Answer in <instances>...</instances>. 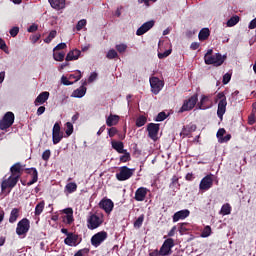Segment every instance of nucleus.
<instances>
[{"instance_id": "obj_1", "label": "nucleus", "mask_w": 256, "mask_h": 256, "mask_svg": "<svg viewBox=\"0 0 256 256\" xmlns=\"http://www.w3.org/2000/svg\"><path fill=\"white\" fill-rule=\"evenodd\" d=\"M204 62L206 65L221 67V65L225 63V56L221 55V53L213 54V49H209L204 55Z\"/></svg>"}, {"instance_id": "obj_2", "label": "nucleus", "mask_w": 256, "mask_h": 256, "mask_svg": "<svg viewBox=\"0 0 256 256\" xmlns=\"http://www.w3.org/2000/svg\"><path fill=\"white\" fill-rule=\"evenodd\" d=\"M105 221L103 214H90L87 217L86 223L87 228L90 231H94V229H99L103 225V222Z\"/></svg>"}, {"instance_id": "obj_3", "label": "nucleus", "mask_w": 256, "mask_h": 256, "mask_svg": "<svg viewBox=\"0 0 256 256\" xmlns=\"http://www.w3.org/2000/svg\"><path fill=\"white\" fill-rule=\"evenodd\" d=\"M218 102V109H217V116L219 119L223 120V116L225 115L227 111V97L225 96V93L220 92L216 95L215 102Z\"/></svg>"}, {"instance_id": "obj_4", "label": "nucleus", "mask_w": 256, "mask_h": 256, "mask_svg": "<svg viewBox=\"0 0 256 256\" xmlns=\"http://www.w3.org/2000/svg\"><path fill=\"white\" fill-rule=\"evenodd\" d=\"M29 229H31V222L29 219L23 218L17 224L16 234L18 237H25L29 233Z\"/></svg>"}, {"instance_id": "obj_5", "label": "nucleus", "mask_w": 256, "mask_h": 256, "mask_svg": "<svg viewBox=\"0 0 256 256\" xmlns=\"http://www.w3.org/2000/svg\"><path fill=\"white\" fill-rule=\"evenodd\" d=\"M135 174V168H129L127 166H122L119 168V172L116 173V179L118 181H127L131 179Z\"/></svg>"}, {"instance_id": "obj_6", "label": "nucleus", "mask_w": 256, "mask_h": 256, "mask_svg": "<svg viewBox=\"0 0 256 256\" xmlns=\"http://www.w3.org/2000/svg\"><path fill=\"white\" fill-rule=\"evenodd\" d=\"M17 183H19V178L16 176H12V174L8 178H4L1 183V191L5 193L8 189V193H11V189H13Z\"/></svg>"}, {"instance_id": "obj_7", "label": "nucleus", "mask_w": 256, "mask_h": 256, "mask_svg": "<svg viewBox=\"0 0 256 256\" xmlns=\"http://www.w3.org/2000/svg\"><path fill=\"white\" fill-rule=\"evenodd\" d=\"M15 123V114L13 112H6L0 120L1 131H6Z\"/></svg>"}, {"instance_id": "obj_8", "label": "nucleus", "mask_w": 256, "mask_h": 256, "mask_svg": "<svg viewBox=\"0 0 256 256\" xmlns=\"http://www.w3.org/2000/svg\"><path fill=\"white\" fill-rule=\"evenodd\" d=\"M173 247H175V240L173 238H167L160 247L159 254L161 256H169L173 253Z\"/></svg>"}, {"instance_id": "obj_9", "label": "nucleus", "mask_w": 256, "mask_h": 256, "mask_svg": "<svg viewBox=\"0 0 256 256\" xmlns=\"http://www.w3.org/2000/svg\"><path fill=\"white\" fill-rule=\"evenodd\" d=\"M150 87L154 95H159L163 87H165V82L157 77H152L150 78Z\"/></svg>"}, {"instance_id": "obj_10", "label": "nucleus", "mask_w": 256, "mask_h": 256, "mask_svg": "<svg viewBox=\"0 0 256 256\" xmlns=\"http://www.w3.org/2000/svg\"><path fill=\"white\" fill-rule=\"evenodd\" d=\"M108 234L105 231H100L96 234H94L91 238V245L93 247H99L102 243L105 242V240L107 239Z\"/></svg>"}, {"instance_id": "obj_11", "label": "nucleus", "mask_w": 256, "mask_h": 256, "mask_svg": "<svg viewBox=\"0 0 256 256\" xmlns=\"http://www.w3.org/2000/svg\"><path fill=\"white\" fill-rule=\"evenodd\" d=\"M197 107L203 111H205V109H211L213 107V99L211 98V95H202Z\"/></svg>"}, {"instance_id": "obj_12", "label": "nucleus", "mask_w": 256, "mask_h": 256, "mask_svg": "<svg viewBox=\"0 0 256 256\" xmlns=\"http://www.w3.org/2000/svg\"><path fill=\"white\" fill-rule=\"evenodd\" d=\"M213 177V174H208L204 178H202L199 184L200 191H209V189L213 187Z\"/></svg>"}, {"instance_id": "obj_13", "label": "nucleus", "mask_w": 256, "mask_h": 256, "mask_svg": "<svg viewBox=\"0 0 256 256\" xmlns=\"http://www.w3.org/2000/svg\"><path fill=\"white\" fill-rule=\"evenodd\" d=\"M198 100L199 99L197 98V95L190 97L188 100H186L183 103L182 107L179 110V113H185V111H191V109H193L195 105H197Z\"/></svg>"}, {"instance_id": "obj_14", "label": "nucleus", "mask_w": 256, "mask_h": 256, "mask_svg": "<svg viewBox=\"0 0 256 256\" xmlns=\"http://www.w3.org/2000/svg\"><path fill=\"white\" fill-rule=\"evenodd\" d=\"M64 243L68 247H77V245L81 243V238H79V235L72 232L68 234V236H66V238L64 239Z\"/></svg>"}, {"instance_id": "obj_15", "label": "nucleus", "mask_w": 256, "mask_h": 256, "mask_svg": "<svg viewBox=\"0 0 256 256\" xmlns=\"http://www.w3.org/2000/svg\"><path fill=\"white\" fill-rule=\"evenodd\" d=\"M61 139H63V133H61V126L59 123H55L52 130V141L54 145L57 143H61Z\"/></svg>"}, {"instance_id": "obj_16", "label": "nucleus", "mask_w": 256, "mask_h": 256, "mask_svg": "<svg viewBox=\"0 0 256 256\" xmlns=\"http://www.w3.org/2000/svg\"><path fill=\"white\" fill-rule=\"evenodd\" d=\"M100 209H103L107 215H110L111 211H113V207H115V204L113 203V200L109 198H103L99 202Z\"/></svg>"}, {"instance_id": "obj_17", "label": "nucleus", "mask_w": 256, "mask_h": 256, "mask_svg": "<svg viewBox=\"0 0 256 256\" xmlns=\"http://www.w3.org/2000/svg\"><path fill=\"white\" fill-rule=\"evenodd\" d=\"M148 136L152 141H157V135H159V124L150 123L147 126Z\"/></svg>"}, {"instance_id": "obj_18", "label": "nucleus", "mask_w": 256, "mask_h": 256, "mask_svg": "<svg viewBox=\"0 0 256 256\" xmlns=\"http://www.w3.org/2000/svg\"><path fill=\"white\" fill-rule=\"evenodd\" d=\"M155 25V21L150 20L144 24L141 25V27H139L136 31V35L141 36V35H145V33H147V31H150L151 29H153Z\"/></svg>"}, {"instance_id": "obj_19", "label": "nucleus", "mask_w": 256, "mask_h": 256, "mask_svg": "<svg viewBox=\"0 0 256 256\" xmlns=\"http://www.w3.org/2000/svg\"><path fill=\"white\" fill-rule=\"evenodd\" d=\"M10 173L13 177L21 179V175H23V165H21L19 162L15 163L11 166Z\"/></svg>"}, {"instance_id": "obj_20", "label": "nucleus", "mask_w": 256, "mask_h": 256, "mask_svg": "<svg viewBox=\"0 0 256 256\" xmlns=\"http://www.w3.org/2000/svg\"><path fill=\"white\" fill-rule=\"evenodd\" d=\"M191 215V212L188 209L180 210L174 213L172 220L173 223H177V221H183V219H187Z\"/></svg>"}, {"instance_id": "obj_21", "label": "nucleus", "mask_w": 256, "mask_h": 256, "mask_svg": "<svg viewBox=\"0 0 256 256\" xmlns=\"http://www.w3.org/2000/svg\"><path fill=\"white\" fill-rule=\"evenodd\" d=\"M147 193H149V189L145 187L138 188L134 196L135 201H145V197H147Z\"/></svg>"}, {"instance_id": "obj_22", "label": "nucleus", "mask_w": 256, "mask_h": 256, "mask_svg": "<svg viewBox=\"0 0 256 256\" xmlns=\"http://www.w3.org/2000/svg\"><path fill=\"white\" fill-rule=\"evenodd\" d=\"M27 173H29V175H32V179L27 182L28 187H30V185L37 183V180L39 179V174L36 168H28Z\"/></svg>"}, {"instance_id": "obj_23", "label": "nucleus", "mask_w": 256, "mask_h": 256, "mask_svg": "<svg viewBox=\"0 0 256 256\" xmlns=\"http://www.w3.org/2000/svg\"><path fill=\"white\" fill-rule=\"evenodd\" d=\"M51 7L56 9V11H61V9H65V0H48Z\"/></svg>"}, {"instance_id": "obj_24", "label": "nucleus", "mask_w": 256, "mask_h": 256, "mask_svg": "<svg viewBox=\"0 0 256 256\" xmlns=\"http://www.w3.org/2000/svg\"><path fill=\"white\" fill-rule=\"evenodd\" d=\"M79 57H81V51L79 49H74L66 55V61H77Z\"/></svg>"}, {"instance_id": "obj_25", "label": "nucleus", "mask_w": 256, "mask_h": 256, "mask_svg": "<svg viewBox=\"0 0 256 256\" xmlns=\"http://www.w3.org/2000/svg\"><path fill=\"white\" fill-rule=\"evenodd\" d=\"M119 119H120L119 115L110 114L106 119L107 127H114L119 123Z\"/></svg>"}, {"instance_id": "obj_26", "label": "nucleus", "mask_w": 256, "mask_h": 256, "mask_svg": "<svg viewBox=\"0 0 256 256\" xmlns=\"http://www.w3.org/2000/svg\"><path fill=\"white\" fill-rule=\"evenodd\" d=\"M87 93V88L84 86H81L73 91L71 97H74L76 99H81L82 97H85V94Z\"/></svg>"}, {"instance_id": "obj_27", "label": "nucleus", "mask_w": 256, "mask_h": 256, "mask_svg": "<svg viewBox=\"0 0 256 256\" xmlns=\"http://www.w3.org/2000/svg\"><path fill=\"white\" fill-rule=\"evenodd\" d=\"M49 99V92L45 91L40 93L36 100H35V105H43L47 100Z\"/></svg>"}, {"instance_id": "obj_28", "label": "nucleus", "mask_w": 256, "mask_h": 256, "mask_svg": "<svg viewBox=\"0 0 256 256\" xmlns=\"http://www.w3.org/2000/svg\"><path fill=\"white\" fill-rule=\"evenodd\" d=\"M112 148L115 149V151H117V153H125V145L123 144V142L121 141H112L111 142Z\"/></svg>"}, {"instance_id": "obj_29", "label": "nucleus", "mask_w": 256, "mask_h": 256, "mask_svg": "<svg viewBox=\"0 0 256 256\" xmlns=\"http://www.w3.org/2000/svg\"><path fill=\"white\" fill-rule=\"evenodd\" d=\"M210 31L209 28H203L198 34L199 41H207L209 39Z\"/></svg>"}, {"instance_id": "obj_30", "label": "nucleus", "mask_w": 256, "mask_h": 256, "mask_svg": "<svg viewBox=\"0 0 256 256\" xmlns=\"http://www.w3.org/2000/svg\"><path fill=\"white\" fill-rule=\"evenodd\" d=\"M19 219V210L17 208H13L10 213L9 223H15Z\"/></svg>"}, {"instance_id": "obj_31", "label": "nucleus", "mask_w": 256, "mask_h": 256, "mask_svg": "<svg viewBox=\"0 0 256 256\" xmlns=\"http://www.w3.org/2000/svg\"><path fill=\"white\" fill-rule=\"evenodd\" d=\"M75 191H77V183L75 182H70L68 184H66L65 186V193H75Z\"/></svg>"}, {"instance_id": "obj_32", "label": "nucleus", "mask_w": 256, "mask_h": 256, "mask_svg": "<svg viewBox=\"0 0 256 256\" xmlns=\"http://www.w3.org/2000/svg\"><path fill=\"white\" fill-rule=\"evenodd\" d=\"M220 215H223V216L231 215V204L229 203L223 204L220 210Z\"/></svg>"}, {"instance_id": "obj_33", "label": "nucleus", "mask_w": 256, "mask_h": 256, "mask_svg": "<svg viewBox=\"0 0 256 256\" xmlns=\"http://www.w3.org/2000/svg\"><path fill=\"white\" fill-rule=\"evenodd\" d=\"M43 209H45V201L39 202L35 207V215L39 216L43 213Z\"/></svg>"}, {"instance_id": "obj_34", "label": "nucleus", "mask_w": 256, "mask_h": 256, "mask_svg": "<svg viewBox=\"0 0 256 256\" xmlns=\"http://www.w3.org/2000/svg\"><path fill=\"white\" fill-rule=\"evenodd\" d=\"M211 226H205L204 229L202 230L200 237L203 239H206L207 237H211L212 234Z\"/></svg>"}, {"instance_id": "obj_35", "label": "nucleus", "mask_w": 256, "mask_h": 256, "mask_svg": "<svg viewBox=\"0 0 256 256\" xmlns=\"http://www.w3.org/2000/svg\"><path fill=\"white\" fill-rule=\"evenodd\" d=\"M147 123V117L145 115H140L136 119V127H143Z\"/></svg>"}, {"instance_id": "obj_36", "label": "nucleus", "mask_w": 256, "mask_h": 256, "mask_svg": "<svg viewBox=\"0 0 256 256\" xmlns=\"http://www.w3.org/2000/svg\"><path fill=\"white\" fill-rule=\"evenodd\" d=\"M53 59H54V61H59V62L64 61V59H65V52H57V50L54 51Z\"/></svg>"}, {"instance_id": "obj_37", "label": "nucleus", "mask_w": 256, "mask_h": 256, "mask_svg": "<svg viewBox=\"0 0 256 256\" xmlns=\"http://www.w3.org/2000/svg\"><path fill=\"white\" fill-rule=\"evenodd\" d=\"M239 23V16H232L226 23L227 27H235Z\"/></svg>"}, {"instance_id": "obj_38", "label": "nucleus", "mask_w": 256, "mask_h": 256, "mask_svg": "<svg viewBox=\"0 0 256 256\" xmlns=\"http://www.w3.org/2000/svg\"><path fill=\"white\" fill-rule=\"evenodd\" d=\"M143 221H145V215L142 214L134 222V227L136 229H139L141 227V225H143Z\"/></svg>"}, {"instance_id": "obj_39", "label": "nucleus", "mask_w": 256, "mask_h": 256, "mask_svg": "<svg viewBox=\"0 0 256 256\" xmlns=\"http://www.w3.org/2000/svg\"><path fill=\"white\" fill-rule=\"evenodd\" d=\"M124 155L120 156L121 163H127V161H131V154L129 152L124 151Z\"/></svg>"}, {"instance_id": "obj_40", "label": "nucleus", "mask_w": 256, "mask_h": 256, "mask_svg": "<svg viewBox=\"0 0 256 256\" xmlns=\"http://www.w3.org/2000/svg\"><path fill=\"white\" fill-rule=\"evenodd\" d=\"M55 37H57V31L52 30L48 37L44 39V43H51V41H53V39H55Z\"/></svg>"}, {"instance_id": "obj_41", "label": "nucleus", "mask_w": 256, "mask_h": 256, "mask_svg": "<svg viewBox=\"0 0 256 256\" xmlns=\"http://www.w3.org/2000/svg\"><path fill=\"white\" fill-rule=\"evenodd\" d=\"M81 77H82V74L80 70H76L75 74L69 75V79H75L74 83H77V81H79Z\"/></svg>"}, {"instance_id": "obj_42", "label": "nucleus", "mask_w": 256, "mask_h": 256, "mask_svg": "<svg viewBox=\"0 0 256 256\" xmlns=\"http://www.w3.org/2000/svg\"><path fill=\"white\" fill-rule=\"evenodd\" d=\"M0 49L4 51L7 55H9V47H7V43H5V40L0 38Z\"/></svg>"}, {"instance_id": "obj_43", "label": "nucleus", "mask_w": 256, "mask_h": 256, "mask_svg": "<svg viewBox=\"0 0 256 256\" xmlns=\"http://www.w3.org/2000/svg\"><path fill=\"white\" fill-rule=\"evenodd\" d=\"M66 135L67 137H71V135H73V124L71 122L66 123Z\"/></svg>"}, {"instance_id": "obj_44", "label": "nucleus", "mask_w": 256, "mask_h": 256, "mask_svg": "<svg viewBox=\"0 0 256 256\" xmlns=\"http://www.w3.org/2000/svg\"><path fill=\"white\" fill-rule=\"evenodd\" d=\"M107 59H115L118 57L117 51L115 49H110L106 54Z\"/></svg>"}, {"instance_id": "obj_45", "label": "nucleus", "mask_w": 256, "mask_h": 256, "mask_svg": "<svg viewBox=\"0 0 256 256\" xmlns=\"http://www.w3.org/2000/svg\"><path fill=\"white\" fill-rule=\"evenodd\" d=\"M86 25H87V20L82 19L78 21V23L76 24V30L81 31V29H83V27H86Z\"/></svg>"}, {"instance_id": "obj_46", "label": "nucleus", "mask_w": 256, "mask_h": 256, "mask_svg": "<svg viewBox=\"0 0 256 256\" xmlns=\"http://www.w3.org/2000/svg\"><path fill=\"white\" fill-rule=\"evenodd\" d=\"M116 51H118V53H125V51H127V44H118L116 45Z\"/></svg>"}, {"instance_id": "obj_47", "label": "nucleus", "mask_w": 256, "mask_h": 256, "mask_svg": "<svg viewBox=\"0 0 256 256\" xmlns=\"http://www.w3.org/2000/svg\"><path fill=\"white\" fill-rule=\"evenodd\" d=\"M165 119H167V114L165 112H160L156 117V121L158 122L165 121Z\"/></svg>"}, {"instance_id": "obj_48", "label": "nucleus", "mask_w": 256, "mask_h": 256, "mask_svg": "<svg viewBox=\"0 0 256 256\" xmlns=\"http://www.w3.org/2000/svg\"><path fill=\"white\" fill-rule=\"evenodd\" d=\"M117 133H119V131L115 127H111L110 129H108V136L109 137H114V136L117 135Z\"/></svg>"}, {"instance_id": "obj_49", "label": "nucleus", "mask_w": 256, "mask_h": 256, "mask_svg": "<svg viewBox=\"0 0 256 256\" xmlns=\"http://www.w3.org/2000/svg\"><path fill=\"white\" fill-rule=\"evenodd\" d=\"M225 133H226L225 128H220L217 131L216 137H217L218 141H221V138L223 137V135H225Z\"/></svg>"}, {"instance_id": "obj_50", "label": "nucleus", "mask_w": 256, "mask_h": 256, "mask_svg": "<svg viewBox=\"0 0 256 256\" xmlns=\"http://www.w3.org/2000/svg\"><path fill=\"white\" fill-rule=\"evenodd\" d=\"M50 157H51V150H45L42 154L43 161H49Z\"/></svg>"}, {"instance_id": "obj_51", "label": "nucleus", "mask_w": 256, "mask_h": 256, "mask_svg": "<svg viewBox=\"0 0 256 256\" xmlns=\"http://www.w3.org/2000/svg\"><path fill=\"white\" fill-rule=\"evenodd\" d=\"M170 53H171V49L166 50L163 53H158V59H165L166 57H169Z\"/></svg>"}, {"instance_id": "obj_52", "label": "nucleus", "mask_w": 256, "mask_h": 256, "mask_svg": "<svg viewBox=\"0 0 256 256\" xmlns=\"http://www.w3.org/2000/svg\"><path fill=\"white\" fill-rule=\"evenodd\" d=\"M229 81H231V73L224 74L222 83L224 85H227V83H229Z\"/></svg>"}, {"instance_id": "obj_53", "label": "nucleus", "mask_w": 256, "mask_h": 256, "mask_svg": "<svg viewBox=\"0 0 256 256\" xmlns=\"http://www.w3.org/2000/svg\"><path fill=\"white\" fill-rule=\"evenodd\" d=\"M9 33L11 37H17V35H19V27H13L10 29Z\"/></svg>"}, {"instance_id": "obj_54", "label": "nucleus", "mask_w": 256, "mask_h": 256, "mask_svg": "<svg viewBox=\"0 0 256 256\" xmlns=\"http://www.w3.org/2000/svg\"><path fill=\"white\" fill-rule=\"evenodd\" d=\"M74 221L73 214L72 215H66L64 217V223H67V225H71V223Z\"/></svg>"}, {"instance_id": "obj_55", "label": "nucleus", "mask_w": 256, "mask_h": 256, "mask_svg": "<svg viewBox=\"0 0 256 256\" xmlns=\"http://www.w3.org/2000/svg\"><path fill=\"white\" fill-rule=\"evenodd\" d=\"M228 141H231V134H227L226 136H223L218 143H228Z\"/></svg>"}, {"instance_id": "obj_56", "label": "nucleus", "mask_w": 256, "mask_h": 256, "mask_svg": "<svg viewBox=\"0 0 256 256\" xmlns=\"http://www.w3.org/2000/svg\"><path fill=\"white\" fill-rule=\"evenodd\" d=\"M149 2L157 3V0H138V3H144L145 7H150L151 4H149Z\"/></svg>"}, {"instance_id": "obj_57", "label": "nucleus", "mask_w": 256, "mask_h": 256, "mask_svg": "<svg viewBox=\"0 0 256 256\" xmlns=\"http://www.w3.org/2000/svg\"><path fill=\"white\" fill-rule=\"evenodd\" d=\"M61 49H67V44L66 43H60L58 44L53 51H61Z\"/></svg>"}, {"instance_id": "obj_58", "label": "nucleus", "mask_w": 256, "mask_h": 256, "mask_svg": "<svg viewBox=\"0 0 256 256\" xmlns=\"http://www.w3.org/2000/svg\"><path fill=\"white\" fill-rule=\"evenodd\" d=\"M61 83L64 85H73V82L69 81V78H67L66 76L61 77Z\"/></svg>"}, {"instance_id": "obj_59", "label": "nucleus", "mask_w": 256, "mask_h": 256, "mask_svg": "<svg viewBox=\"0 0 256 256\" xmlns=\"http://www.w3.org/2000/svg\"><path fill=\"white\" fill-rule=\"evenodd\" d=\"M97 80V72H92L88 78L89 83H93V81Z\"/></svg>"}, {"instance_id": "obj_60", "label": "nucleus", "mask_w": 256, "mask_h": 256, "mask_svg": "<svg viewBox=\"0 0 256 256\" xmlns=\"http://www.w3.org/2000/svg\"><path fill=\"white\" fill-rule=\"evenodd\" d=\"M255 114H251L249 117H248V124L249 125H255Z\"/></svg>"}, {"instance_id": "obj_61", "label": "nucleus", "mask_w": 256, "mask_h": 256, "mask_svg": "<svg viewBox=\"0 0 256 256\" xmlns=\"http://www.w3.org/2000/svg\"><path fill=\"white\" fill-rule=\"evenodd\" d=\"M201 44H199V42H193L191 45H190V49H192V51H197V49H199Z\"/></svg>"}, {"instance_id": "obj_62", "label": "nucleus", "mask_w": 256, "mask_h": 256, "mask_svg": "<svg viewBox=\"0 0 256 256\" xmlns=\"http://www.w3.org/2000/svg\"><path fill=\"white\" fill-rule=\"evenodd\" d=\"M38 26L36 24H32L29 28H28V33H35V31H37Z\"/></svg>"}, {"instance_id": "obj_63", "label": "nucleus", "mask_w": 256, "mask_h": 256, "mask_svg": "<svg viewBox=\"0 0 256 256\" xmlns=\"http://www.w3.org/2000/svg\"><path fill=\"white\" fill-rule=\"evenodd\" d=\"M67 99H69V96H67L65 94H62L60 96V103H61V105H63V103H67Z\"/></svg>"}, {"instance_id": "obj_64", "label": "nucleus", "mask_w": 256, "mask_h": 256, "mask_svg": "<svg viewBox=\"0 0 256 256\" xmlns=\"http://www.w3.org/2000/svg\"><path fill=\"white\" fill-rule=\"evenodd\" d=\"M248 27H249V29H256V18L251 20Z\"/></svg>"}]
</instances>
